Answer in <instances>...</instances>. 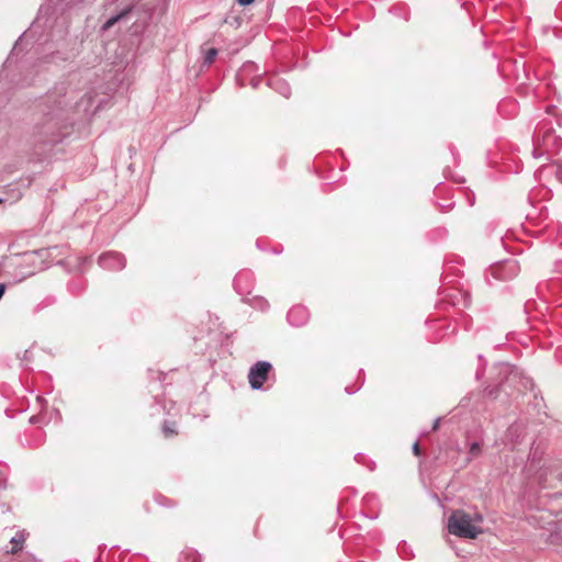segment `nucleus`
<instances>
[{
	"label": "nucleus",
	"mask_w": 562,
	"mask_h": 562,
	"mask_svg": "<svg viewBox=\"0 0 562 562\" xmlns=\"http://www.w3.org/2000/svg\"><path fill=\"white\" fill-rule=\"evenodd\" d=\"M483 520L484 518L480 513L469 514L458 509L449 516L447 527L448 531L453 536L464 539H476L483 532L481 527Z\"/></svg>",
	"instance_id": "1"
},
{
	"label": "nucleus",
	"mask_w": 562,
	"mask_h": 562,
	"mask_svg": "<svg viewBox=\"0 0 562 562\" xmlns=\"http://www.w3.org/2000/svg\"><path fill=\"white\" fill-rule=\"evenodd\" d=\"M272 371V364L268 361H257L250 367L248 372V382L252 390H260L263 383L269 379Z\"/></svg>",
	"instance_id": "2"
},
{
	"label": "nucleus",
	"mask_w": 562,
	"mask_h": 562,
	"mask_svg": "<svg viewBox=\"0 0 562 562\" xmlns=\"http://www.w3.org/2000/svg\"><path fill=\"white\" fill-rule=\"evenodd\" d=\"M99 265L108 270H122L125 267V258L119 252H106L99 257Z\"/></svg>",
	"instance_id": "3"
},
{
	"label": "nucleus",
	"mask_w": 562,
	"mask_h": 562,
	"mask_svg": "<svg viewBox=\"0 0 562 562\" xmlns=\"http://www.w3.org/2000/svg\"><path fill=\"white\" fill-rule=\"evenodd\" d=\"M519 268L514 260H508L494 268L493 273L499 279H508L517 276Z\"/></svg>",
	"instance_id": "4"
},
{
	"label": "nucleus",
	"mask_w": 562,
	"mask_h": 562,
	"mask_svg": "<svg viewBox=\"0 0 562 562\" xmlns=\"http://www.w3.org/2000/svg\"><path fill=\"white\" fill-rule=\"evenodd\" d=\"M308 318V312L304 306H293L288 313V321L293 326H302Z\"/></svg>",
	"instance_id": "5"
},
{
	"label": "nucleus",
	"mask_w": 562,
	"mask_h": 562,
	"mask_svg": "<svg viewBox=\"0 0 562 562\" xmlns=\"http://www.w3.org/2000/svg\"><path fill=\"white\" fill-rule=\"evenodd\" d=\"M562 486V474L557 471L544 472L540 475V484L542 488L558 487V484Z\"/></svg>",
	"instance_id": "6"
},
{
	"label": "nucleus",
	"mask_w": 562,
	"mask_h": 562,
	"mask_svg": "<svg viewBox=\"0 0 562 562\" xmlns=\"http://www.w3.org/2000/svg\"><path fill=\"white\" fill-rule=\"evenodd\" d=\"M269 86H271L276 91H278L280 94H282L285 98H289L291 94V88L288 85L286 81L280 79V78H273L268 82Z\"/></svg>",
	"instance_id": "7"
},
{
	"label": "nucleus",
	"mask_w": 562,
	"mask_h": 562,
	"mask_svg": "<svg viewBox=\"0 0 562 562\" xmlns=\"http://www.w3.org/2000/svg\"><path fill=\"white\" fill-rule=\"evenodd\" d=\"M26 539V533L24 530L18 531L15 536H13L10 542L13 544V548L8 551V553L15 554L22 550L23 543Z\"/></svg>",
	"instance_id": "8"
},
{
	"label": "nucleus",
	"mask_w": 562,
	"mask_h": 562,
	"mask_svg": "<svg viewBox=\"0 0 562 562\" xmlns=\"http://www.w3.org/2000/svg\"><path fill=\"white\" fill-rule=\"evenodd\" d=\"M179 562H201V558L195 550L186 549L181 552Z\"/></svg>",
	"instance_id": "9"
},
{
	"label": "nucleus",
	"mask_w": 562,
	"mask_h": 562,
	"mask_svg": "<svg viewBox=\"0 0 562 562\" xmlns=\"http://www.w3.org/2000/svg\"><path fill=\"white\" fill-rule=\"evenodd\" d=\"M8 483V467L3 463H0V490L7 487Z\"/></svg>",
	"instance_id": "10"
},
{
	"label": "nucleus",
	"mask_w": 562,
	"mask_h": 562,
	"mask_svg": "<svg viewBox=\"0 0 562 562\" xmlns=\"http://www.w3.org/2000/svg\"><path fill=\"white\" fill-rule=\"evenodd\" d=\"M130 11L128 10H125L123 11L122 13L117 14V15H114L112 18H110L104 24H103V30H109L110 27H112L116 22H119L127 12Z\"/></svg>",
	"instance_id": "11"
},
{
	"label": "nucleus",
	"mask_w": 562,
	"mask_h": 562,
	"mask_svg": "<svg viewBox=\"0 0 562 562\" xmlns=\"http://www.w3.org/2000/svg\"><path fill=\"white\" fill-rule=\"evenodd\" d=\"M216 56H217V49L216 48H209L205 52V55H204V64L205 65H211L214 61Z\"/></svg>",
	"instance_id": "12"
},
{
	"label": "nucleus",
	"mask_w": 562,
	"mask_h": 562,
	"mask_svg": "<svg viewBox=\"0 0 562 562\" xmlns=\"http://www.w3.org/2000/svg\"><path fill=\"white\" fill-rule=\"evenodd\" d=\"M481 453V446L479 442H473L470 446L469 454L470 458L468 459V462H470L473 458L477 457Z\"/></svg>",
	"instance_id": "13"
},
{
	"label": "nucleus",
	"mask_w": 562,
	"mask_h": 562,
	"mask_svg": "<svg viewBox=\"0 0 562 562\" xmlns=\"http://www.w3.org/2000/svg\"><path fill=\"white\" fill-rule=\"evenodd\" d=\"M162 431L166 437L175 435L176 434L175 424L166 423L162 427Z\"/></svg>",
	"instance_id": "14"
},
{
	"label": "nucleus",
	"mask_w": 562,
	"mask_h": 562,
	"mask_svg": "<svg viewBox=\"0 0 562 562\" xmlns=\"http://www.w3.org/2000/svg\"><path fill=\"white\" fill-rule=\"evenodd\" d=\"M255 68H257V66L254 63H247L243 66V71H251Z\"/></svg>",
	"instance_id": "15"
},
{
	"label": "nucleus",
	"mask_w": 562,
	"mask_h": 562,
	"mask_svg": "<svg viewBox=\"0 0 562 562\" xmlns=\"http://www.w3.org/2000/svg\"><path fill=\"white\" fill-rule=\"evenodd\" d=\"M244 274L239 273L235 279H234V284H235V288L237 290H239L240 288V282H241V279H243Z\"/></svg>",
	"instance_id": "16"
},
{
	"label": "nucleus",
	"mask_w": 562,
	"mask_h": 562,
	"mask_svg": "<svg viewBox=\"0 0 562 562\" xmlns=\"http://www.w3.org/2000/svg\"><path fill=\"white\" fill-rule=\"evenodd\" d=\"M413 452H414L415 456H419L420 454V449H419L418 442H415L413 445Z\"/></svg>",
	"instance_id": "17"
},
{
	"label": "nucleus",
	"mask_w": 562,
	"mask_h": 562,
	"mask_svg": "<svg viewBox=\"0 0 562 562\" xmlns=\"http://www.w3.org/2000/svg\"><path fill=\"white\" fill-rule=\"evenodd\" d=\"M259 82H260L259 78H252L250 81V85L252 86V88H257Z\"/></svg>",
	"instance_id": "18"
},
{
	"label": "nucleus",
	"mask_w": 562,
	"mask_h": 562,
	"mask_svg": "<svg viewBox=\"0 0 562 562\" xmlns=\"http://www.w3.org/2000/svg\"><path fill=\"white\" fill-rule=\"evenodd\" d=\"M555 175H557L558 179L562 181V166H559L557 168Z\"/></svg>",
	"instance_id": "19"
},
{
	"label": "nucleus",
	"mask_w": 562,
	"mask_h": 562,
	"mask_svg": "<svg viewBox=\"0 0 562 562\" xmlns=\"http://www.w3.org/2000/svg\"><path fill=\"white\" fill-rule=\"evenodd\" d=\"M255 0H237V2L240 4V5H248L250 3H252Z\"/></svg>",
	"instance_id": "20"
},
{
	"label": "nucleus",
	"mask_w": 562,
	"mask_h": 562,
	"mask_svg": "<svg viewBox=\"0 0 562 562\" xmlns=\"http://www.w3.org/2000/svg\"><path fill=\"white\" fill-rule=\"evenodd\" d=\"M440 419H436L432 426V429L436 430L439 427Z\"/></svg>",
	"instance_id": "21"
}]
</instances>
